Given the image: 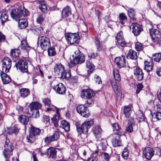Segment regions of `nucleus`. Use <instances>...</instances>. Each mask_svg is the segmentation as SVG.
I'll list each match as a JSON object with an SVG mask.
<instances>
[{
	"mask_svg": "<svg viewBox=\"0 0 161 161\" xmlns=\"http://www.w3.org/2000/svg\"><path fill=\"white\" fill-rule=\"evenodd\" d=\"M153 60L156 62H159L161 59V52L154 54L153 56Z\"/></svg>",
	"mask_w": 161,
	"mask_h": 161,
	"instance_id": "44",
	"label": "nucleus"
},
{
	"mask_svg": "<svg viewBox=\"0 0 161 161\" xmlns=\"http://www.w3.org/2000/svg\"><path fill=\"white\" fill-rule=\"evenodd\" d=\"M114 62L119 68L125 67L126 66L125 57L123 56L116 58Z\"/></svg>",
	"mask_w": 161,
	"mask_h": 161,
	"instance_id": "14",
	"label": "nucleus"
},
{
	"mask_svg": "<svg viewBox=\"0 0 161 161\" xmlns=\"http://www.w3.org/2000/svg\"><path fill=\"white\" fill-rule=\"evenodd\" d=\"M158 112H156L154 114V116L157 120L161 119V105H157L156 106Z\"/></svg>",
	"mask_w": 161,
	"mask_h": 161,
	"instance_id": "33",
	"label": "nucleus"
},
{
	"mask_svg": "<svg viewBox=\"0 0 161 161\" xmlns=\"http://www.w3.org/2000/svg\"><path fill=\"white\" fill-rule=\"evenodd\" d=\"M20 54V51L19 49H12L11 51V55L13 58L18 57Z\"/></svg>",
	"mask_w": 161,
	"mask_h": 161,
	"instance_id": "37",
	"label": "nucleus"
},
{
	"mask_svg": "<svg viewBox=\"0 0 161 161\" xmlns=\"http://www.w3.org/2000/svg\"><path fill=\"white\" fill-rule=\"evenodd\" d=\"M37 4L39 5V8L42 13L46 12L47 8L45 2L44 1H39Z\"/></svg>",
	"mask_w": 161,
	"mask_h": 161,
	"instance_id": "21",
	"label": "nucleus"
},
{
	"mask_svg": "<svg viewBox=\"0 0 161 161\" xmlns=\"http://www.w3.org/2000/svg\"><path fill=\"white\" fill-rule=\"evenodd\" d=\"M137 88L136 90V93L138 94L142 90L143 87V86L142 84H138L137 85Z\"/></svg>",
	"mask_w": 161,
	"mask_h": 161,
	"instance_id": "60",
	"label": "nucleus"
},
{
	"mask_svg": "<svg viewBox=\"0 0 161 161\" xmlns=\"http://www.w3.org/2000/svg\"><path fill=\"white\" fill-rule=\"evenodd\" d=\"M44 20V17L43 15H40L37 17L36 22L38 23L41 24Z\"/></svg>",
	"mask_w": 161,
	"mask_h": 161,
	"instance_id": "53",
	"label": "nucleus"
},
{
	"mask_svg": "<svg viewBox=\"0 0 161 161\" xmlns=\"http://www.w3.org/2000/svg\"><path fill=\"white\" fill-rule=\"evenodd\" d=\"M8 15L6 12H3L1 15L2 23L3 25L8 19Z\"/></svg>",
	"mask_w": 161,
	"mask_h": 161,
	"instance_id": "40",
	"label": "nucleus"
},
{
	"mask_svg": "<svg viewBox=\"0 0 161 161\" xmlns=\"http://www.w3.org/2000/svg\"><path fill=\"white\" fill-rule=\"evenodd\" d=\"M114 77L116 81L119 82L121 80L120 76L118 70L116 69H114L113 71Z\"/></svg>",
	"mask_w": 161,
	"mask_h": 161,
	"instance_id": "38",
	"label": "nucleus"
},
{
	"mask_svg": "<svg viewBox=\"0 0 161 161\" xmlns=\"http://www.w3.org/2000/svg\"><path fill=\"white\" fill-rule=\"evenodd\" d=\"M0 76L2 82L4 84H7L10 82V78L7 74L4 73V72H1Z\"/></svg>",
	"mask_w": 161,
	"mask_h": 161,
	"instance_id": "22",
	"label": "nucleus"
},
{
	"mask_svg": "<svg viewBox=\"0 0 161 161\" xmlns=\"http://www.w3.org/2000/svg\"><path fill=\"white\" fill-rule=\"evenodd\" d=\"M19 121L23 124H27L29 121V118L27 116L23 115L19 116L18 118Z\"/></svg>",
	"mask_w": 161,
	"mask_h": 161,
	"instance_id": "30",
	"label": "nucleus"
},
{
	"mask_svg": "<svg viewBox=\"0 0 161 161\" xmlns=\"http://www.w3.org/2000/svg\"><path fill=\"white\" fill-rule=\"evenodd\" d=\"M129 16L131 19V22L135 21L136 20V18L135 17V12L132 9H129L128 11Z\"/></svg>",
	"mask_w": 161,
	"mask_h": 161,
	"instance_id": "35",
	"label": "nucleus"
},
{
	"mask_svg": "<svg viewBox=\"0 0 161 161\" xmlns=\"http://www.w3.org/2000/svg\"><path fill=\"white\" fill-rule=\"evenodd\" d=\"M157 6L158 8H157L159 15L161 16V2L158 1Z\"/></svg>",
	"mask_w": 161,
	"mask_h": 161,
	"instance_id": "59",
	"label": "nucleus"
},
{
	"mask_svg": "<svg viewBox=\"0 0 161 161\" xmlns=\"http://www.w3.org/2000/svg\"><path fill=\"white\" fill-rule=\"evenodd\" d=\"M48 55L49 56H54L56 54V52L54 47H51L48 49Z\"/></svg>",
	"mask_w": 161,
	"mask_h": 161,
	"instance_id": "43",
	"label": "nucleus"
},
{
	"mask_svg": "<svg viewBox=\"0 0 161 161\" xmlns=\"http://www.w3.org/2000/svg\"><path fill=\"white\" fill-rule=\"evenodd\" d=\"M117 41L119 45L122 47H124L126 44V42L125 41L124 38Z\"/></svg>",
	"mask_w": 161,
	"mask_h": 161,
	"instance_id": "49",
	"label": "nucleus"
},
{
	"mask_svg": "<svg viewBox=\"0 0 161 161\" xmlns=\"http://www.w3.org/2000/svg\"><path fill=\"white\" fill-rule=\"evenodd\" d=\"M134 74L136 78L138 81H141L143 78V73L142 70L138 68L134 69Z\"/></svg>",
	"mask_w": 161,
	"mask_h": 161,
	"instance_id": "15",
	"label": "nucleus"
},
{
	"mask_svg": "<svg viewBox=\"0 0 161 161\" xmlns=\"http://www.w3.org/2000/svg\"><path fill=\"white\" fill-rule=\"evenodd\" d=\"M143 155L147 159L150 160L153 156L154 151L151 147H146L143 151Z\"/></svg>",
	"mask_w": 161,
	"mask_h": 161,
	"instance_id": "13",
	"label": "nucleus"
},
{
	"mask_svg": "<svg viewBox=\"0 0 161 161\" xmlns=\"http://www.w3.org/2000/svg\"><path fill=\"white\" fill-rule=\"evenodd\" d=\"M20 48L23 51H27L30 50V47L28 45L27 41L24 39L21 41V43L19 46Z\"/></svg>",
	"mask_w": 161,
	"mask_h": 161,
	"instance_id": "28",
	"label": "nucleus"
},
{
	"mask_svg": "<svg viewBox=\"0 0 161 161\" xmlns=\"http://www.w3.org/2000/svg\"><path fill=\"white\" fill-rule=\"evenodd\" d=\"M4 150H8L9 151H13L14 147L11 142H10L9 139L6 138L5 144L4 146Z\"/></svg>",
	"mask_w": 161,
	"mask_h": 161,
	"instance_id": "26",
	"label": "nucleus"
},
{
	"mask_svg": "<svg viewBox=\"0 0 161 161\" xmlns=\"http://www.w3.org/2000/svg\"><path fill=\"white\" fill-rule=\"evenodd\" d=\"M57 149L53 147H50L47 149V153L49 157L52 158H55L57 156Z\"/></svg>",
	"mask_w": 161,
	"mask_h": 161,
	"instance_id": "24",
	"label": "nucleus"
},
{
	"mask_svg": "<svg viewBox=\"0 0 161 161\" xmlns=\"http://www.w3.org/2000/svg\"><path fill=\"white\" fill-rule=\"evenodd\" d=\"M95 93L90 89H84L82 90L80 96L82 98L86 99V103L89 106L93 104L94 101L93 98Z\"/></svg>",
	"mask_w": 161,
	"mask_h": 161,
	"instance_id": "1",
	"label": "nucleus"
},
{
	"mask_svg": "<svg viewBox=\"0 0 161 161\" xmlns=\"http://www.w3.org/2000/svg\"><path fill=\"white\" fill-rule=\"evenodd\" d=\"M94 79L96 83L99 84L102 83L101 78L98 75H94Z\"/></svg>",
	"mask_w": 161,
	"mask_h": 161,
	"instance_id": "54",
	"label": "nucleus"
},
{
	"mask_svg": "<svg viewBox=\"0 0 161 161\" xmlns=\"http://www.w3.org/2000/svg\"><path fill=\"white\" fill-rule=\"evenodd\" d=\"M124 38L123 32L122 31H120L117 34V36L116 37V39L117 40H118Z\"/></svg>",
	"mask_w": 161,
	"mask_h": 161,
	"instance_id": "56",
	"label": "nucleus"
},
{
	"mask_svg": "<svg viewBox=\"0 0 161 161\" xmlns=\"http://www.w3.org/2000/svg\"><path fill=\"white\" fill-rule=\"evenodd\" d=\"M53 89L57 93L59 94L64 95L66 93V87L65 86L61 83H59L55 86H53Z\"/></svg>",
	"mask_w": 161,
	"mask_h": 161,
	"instance_id": "10",
	"label": "nucleus"
},
{
	"mask_svg": "<svg viewBox=\"0 0 161 161\" xmlns=\"http://www.w3.org/2000/svg\"><path fill=\"white\" fill-rule=\"evenodd\" d=\"M36 136L30 132V134L27 136V140L28 142L32 143L36 140Z\"/></svg>",
	"mask_w": 161,
	"mask_h": 161,
	"instance_id": "42",
	"label": "nucleus"
},
{
	"mask_svg": "<svg viewBox=\"0 0 161 161\" xmlns=\"http://www.w3.org/2000/svg\"><path fill=\"white\" fill-rule=\"evenodd\" d=\"M93 131L96 137H99L101 136L102 130L99 126L97 125L94 127Z\"/></svg>",
	"mask_w": 161,
	"mask_h": 161,
	"instance_id": "31",
	"label": "nucleus"
},
{
	"mask_svg": "<svg viewBox=\"0 0 161 161\" xmlns=\"http://www.w3.org/2000/svg\"><path fill=\"white\" fill-rule=\"evenodd\" d=\"M20 10L21 8H20L13 9L10 13L11 17L16 20H18L21 17Z\"/></svg>",
	"mask_w": 161,
	"mask_h": 161,
	"instance_id": "12",
	"label": "nucleus"
},
{
	"mask_svg": "<svg viewBox=\"0 0 161 161\" xmlns=\"http://www.w3.org/2000/svg\"><path fill=\"white\" fill-rule=\"evenodd\" d=\"M13 151H9L8 150H4L3 151V154L6 161L8 160L10 156L12 154Z\"/></svg>",
	"mask_w": 161,
	"mask_h": 161,
	"instance_id": "36",
	"label": "nucleus"
},
{
	"mask_svg": "<svg viewBox=\"0 0 161 161\" xmlns=\"http://www.w3.org/2000/svg\"><path fill=\"white\" fill-rule=\"evenodd\" d=\"M19 92L23 98H25L30 94V90L27 88H22L20 90Z\"/></svg>",
	"mask_w": 161,
	"mask_h": 161,
	"instance_id": "32",
	"label": "nucleus"
},
{
	"mask_svg": "<svg viewBox=\"0 0 161 161\" xmlns=\"http://www.w3.org/2000/svg\"><path fill=\"white\" fill-rule=\"evenodd\" d=\"M19 27L20 29L26 28L28 25L27 20L25 19H19L18 21Z\"/></svg>",
	"mask_w": 161,
	"mask_h": 161,
	"instance_id": "29",
	"label": "nucleus"
},
{
	"mask_svg": "<svg viewBox=\"0 0 161 161\" xmlns=\"http://www.w3.org/2000/svg\"><path fill=\"white\" fill-rule=\"evenodd\" d=\"M38 44L40 45L42 48L44 50L47 49L50 46L49 39L44 36H42L38 38Z\"/></svg>",
	"mask_w": 161,
	"mask_h": 161,
	"instance_id": "4",
	"label": "nucleus"
},
{
	"mask_svg": "<svg viewBox=\"0 0 161 161\" xmlns=\"http://www.w3.org/2000/svg\"><path fill=\"white\" fill-rule=\"evenodd\" d=\"M64 71V67L61 64H56L54 66V72L56 76L60 77Z\"/></svg>",
	"mask_w": 161,
	"mask_h": 161,
	"instance_id": "11",
	"label": "nucleus"
},
{
	"mask_svg": "<svg viewBox=\"0 0 161 161\" xmlns=\"http://www.w3.org/2000/svg\"><path fill=\"white\" fill-rule=\"evenodd\" d=\"M93 124V121L92 119L86 120L80 126L76 125L77 130L80 134L82 133L86 134Z\"/></svg>",
	"mask_w": 161,
	"mask_h": 161,
	"instance_id": "2",
	"label": "nucleus"
},
{
	"mask_svg": "<svg viewBox=\"0 0 161 161\" xmlns=\"http://www.w3.org/2000/svg\"><path fill=\"white\" fill-rule=\"evenodd\" d=\"M20 12L21 14V17L22 15L24 16H27L29 14V12L28 11L25 9L23 8L22 9L21 8V10H20Z\"/></svg>",
	"mask_w": 161,
	"mask_h": 161,
	"instance_id": "55",
	"label": "nucleus"
},
{
	"mask_svg": "<svg viewBox=\"0 0 161 161\" xmlns=\"http://www.w3.org/2000/svg\"><path fill=\"white\" fill-rule=\"evenodd\" d=\"M126 57L128 59L136 60L137 58V53L132 49H130L127 53Z\"/></svg>",
	"mask_w": 161,
	"mask_h": 161,
	"instance_id": "19",
	"label": "nucleus"
},
{
	"mask_svg": "<svg viewBox=\"0 0 161 161\" xmlns=\"http://www.w3.org/2000/svg\"><path fill=\"white\" fill-rule=\"evenodd\" d=\"M111 85L115 93H117L118 92V89L119 87L118 85L114 80L111 81Z\"/></svg>",
	"mask_w": 161,
	"mask_h": 161,
	"instance_id": "41",
	"label": "nucleus"
},
{
	"mask_svg": "<svg viewBox=\"0 0 161 161\" xmlns=\"http://www.w3.org/2000/svg\"><path fill=\"white\" fill-rule=\"evenodd\" d=\"M12 133L16 134L19 132V129L17 125H15L14 126L12 130Z\"/></svg>",
	"mask_w": 161,
	"mask_h": 161,
	"instance_id": "64",
	"label": "nucleus"
},
{
	"mask_svg": "<svg viewBox=\"0 0 161 161\" xmlns=\"http://www.w3.org/2000/svg\"><path fill=\"white\" fill-rule=\"evenodd\" d=\"M15 66L17 69H19L22 72H28L27 63L25 60H19L16 64Z\"/></svg>",
	"mask_w": 161,
	"mask_h": 161,
	"instance_id": "7",
	"label": "nucleus"
},
{
	"mask_svg": "<svg viewBox=\"0 0 161 161\" xmlns=\"http://www.w3.org/2000/svg\"><path fill=\"white\" fill-rule=\"evenodd\" d=\"M45 142L47 144H48L51 142L53 141L51 136H47L45 139Z\"/></svg>",
	"mask_w": 161,
	"mask_h": 161,
	"instance_id": "61",
	"label": "nucleus"
},
{
	"mask_svg": "<svg viewBox=\"0 0 161 161\" xmlns=\"http://www.w3.org/2000/svg\"><path fill=\"white\" fill-rule=\"evenodd\" d=\"M51 136L53 141L58 140L59 136L58 132L56 131H55L53 135H52Z\"/></svg>",
	"mask_w": 161,
	"mask_h": 161,
	"instance_id": "50",
	"label": "nucleus"
},
{
	"mask_svg": "<svg viewBox=\"0 0 161 161\" xmlns=\"http://www.w3.org/2000/svg\"><path fill=\"white\" fill-rule=\"evenodd\" d=\"M76 110L78 113L84 117L88 118L90 115L87 107L84 105L80 104L77 106Z\"/></svg>",
	"mask_w": 161,
	"mask_h": 161,
	"instance_id": "5",
	"label": "nucleus"
},
{
	"mask_svg": "<svg viewBox=\"0 0 161 161\" xmlns=\"http://www.w3.org/2000/svg\"><path fill=\"white\" fill-rule=\"evenodd\" d=\"M65 37L70 44H77L79 42L80 37L78 33H69L65 34Z\"/></svg>",
	"mask_w": 161,
	"mask_h": 161,
	"instance_id": "3",
	"label": "nucleus"
},
{
	"mask_svg": "<svg viewBox=\"0 0 161 161\" xmlns=\"http://www.w3.org/2000/svg\"><path fill=\"white\" fill-rule=\"evenodd\" d=\"M95 43L96 46L98 50H100V42L99 41L98 38L96 37L95 38Z\"/></svg>",
	"mask_w": 161,
	"mask_h": 161,
	"instance_id": "57",
	"label": "nucleus"
},
{
	"mask_svg": "<svg viewBox=\"0 0 161 161\" xmlns=\"http://www.w3.org/2000/svg\"><path fill=\"white\" fill-rule=\"evenodd\" d=\"M71 77V73L69 71H65L62 74L60 77L63 79H68Z\"/></svg>",
	"mask_w": 161,
	"mask_h": 161,
	"instance_id": "39",
	"label": "nucleus"
},
{
	"mask_svg": "<svg viewBox=\"0 0 161 161\" xmlns=\"http://www.w3.org/2000/svg\"><path fill=\"white\" fill-rule=\"evenodd\" d=\"M150 33L154 42L158 44L161 43V33L159 30L152 29L150 30Z\"/></svg>",
	"mask_w": 161,
	"mask_h": 161,
	"instance_id": "6",
	"label": "nucleus"
},
{
	"mask_svg": "<svg viewBox=\"0 0 161 161\" xmlns=\"http://www.w3.org/2000/svg\"><path fill=\"white\" fill-rule=\"evenodd\" d=\"M85 61V58L84 55L82 54H80L77 56H75L72 61H71V63L77 64H81Z\"/></svg>",
	"mask_w": 161,
	"mask_h": 161,
	"instance_id": "17",
	"label": "nucleus"
},
{
	"mask_svg": "<svg viewBox=\"0 0 161 161\" xmlns=\"http://www.w3.org/2000/svg\"><path fill=\"white\" fill-rule=\"evenodd\" d=\"M137 128V127H136V126L128 125L126 129V130L128 132L131 133L133 131H136Z\"/></svg>",
	"mask_w": 161,
	"mask_h": 161,
	"instance_id": "45",
	"label": "nucleus"
},
{
	"mask_svg": "<svg viewBox=\"0 0 161 161\" xmlns=\"http://www.w3.org/2000/svg\"><path fill=\"white\" fill-rule=\"evenodd\" d=\"M135 49L137 51H140L143 48L142 44L139 42H136L135 44Z\"/></svg>",
	"mask_w": 161,
	"mask_h": 161,
	"instance_id": "48",
	"label": "nucleus"
},
{
	"mask_svg": "<svg viewBox=\"0 0 161 161\" xmlns=\"http://www.w3.org/2000/svg\"><path fill=\"white\" fill-rule=\"evenodd\" d=\"M121 135L119 132H116L114 134V138L112 140V143L114 147L120 146L121 145V141L120 138Z\"/></svg>",
	"mask_w": 161,
	"mask_h": 161,
	"instance_id": "16",
	"label": "nucleus"
},
{
	"mask_svg": "<svg viewBox=\"0 0 161 161\" xmlns=\"http://www.w3.org/2000/svg\"><path fill=\"white\" fill-rule=\"evenodd\" d=\"M71 14V9L69 6L65 7L62 12V17L63 18L68 17Z\"/></svg>",
	"mask_w": 161,
	"mask_h": 161,
	"instance_id": "23",
	"label": "nucleus"
},
{
	"mask_svg": "<svg viewBox=\"0 0 161 161\" xmlns=\"http://www.w3.org/2000/svg\"><path fill=\"white\" fill-rule=\"evenodd\" d=\"M128 125H131L132 126H136V127H137V125H135V124L134 119L132 118H130L129 119L128 122Z\"/></svg>",
	"mask_w": 161,
	"mask_h": 161,
	"instance_id": "62",
	"label": "nucleus"
},
{
	"mask_svg": "<svg viewBox=\"0 0 161 161\" xmlns=\"http://www.w3.org/2000/svg\"><path fill=\"white\" fill-rule=\"evenodd\" d=\"M42 107V105L38 102H32L29 104L30 110L32 113H34L35 111L39 110Z\"/></svg>",
	"mask_w": 161,
	"mask_h": 161,
	"instance_id": "18",
	"label": "nucleus"
},
{
	"mask_svg": "<svg viewBox=\"0 0 161 161\" xmlns=\"http://www.w3.org/2000/svg\"><path fill=\"white\" fill-rule=\"evenodd\" d=\"M100 146L103 150H106L107 147V143L106 142H101L100 143Z\"/></svg>",
	"mask_w": 161,
	"mask_h": 161,
	"instance_id": "63",
	"label": "nucleus"
},
{
	"mask_svg": "<svg viewBox=\"0 0 161 161\" xmlns=\"http://www.w3.org/2000/svg\"><path fill=\"white\" fill-rule=\"evenodd\" d=\"M43 101L45 105L48 106H50L51 101L49 98H45L43 100Z\"/></svg>",
	"mask_w": 161,
	"mask_h": 161,
	"instance_id": "58",
	"label": "nucleus"
},
{
	"mask_svg": "<svg viewBox=\"0 0 161 161\" xmlns=\"http://www.w3.org/2000/svg\"><path fill=\"white\" fill-rule=\"evenodd\" d=\"M102 156L103 159L105 160V161H108L110 158V156L108 154L106 153H103L102 154Z\"/></svg>",
	"mask_w": 161,
	"mask_h": 161,
	"instance_id": "51",
	"label": "nucleus"
},
{
	"mask_svg": "<svg viewBox=\"0 0 161 161\" xmlns=\"http://www.w3.org/2000/svg\"><path fill=\"white\" fill-rule=\"evenodd\" d=\"M30 132L36 136V135L40 134L41 132V130L39 128L34 127H31Z\"/></svg>",
	"mask_w": 161,
	"mask_h": 161,
	"instance_id": "34",
	"label": "nucleus"
},
{
	"mask_svg": "<svg viewBox=\"0 0 161 161\" xmlns=\"http://www.w3.org/2000/svg\"><path fill=\"white\" fill-rule=\"evenodd\" d=\"M132 107L130 104L124 107V114L126 117H129L132 112Z\"/></svg>",
	"mask_w": 161,
	"mask_h": 161,
	"instance_id": "20",
	"label": "nucleus"
},
{
	"mask_svg": "<svg viewBox=\"0 0 161 161\" xmlns=\"http://www.w3.org/2000/svg\"><path fill=\"white\" fill-rule=\"evenodd\" d=\"M11 66V60L7 57H5L3 60L2 69L3 72L8 73Z\"/></svg>",
	"mask_w": 161,
	"mask_h": 161,
	"instance_id": "8",
	"label": "nucleus"
},
{
	"mask_svg": "<svg viewBox=\"0 0 161 161\" xmlns=\"http://www.w3.org/2000/svg\"><path fill=\"white\" fill-rule=\"evenodd\" d=\"M122 155L124 159H126L128 158L129 156V151L127 148H125L124 149Z\"/></svg>",
	"mask_w": 161,
	"mask_h": 161,
	"instance_id": "46",
	"label": "nucleus"
},
{
	"mask_svg": "<svg viewBox=\"0 0 161 161\" xmlns=\"http://www.w3.org/2000/svg\"><path fill=\"white\" fill-rule=\"evenodd\" d=\"M119 17L120 18V23L122 24H124V22L123 21H124L127 18L126 16L125 15V14L122 13L119 14Z\"/></svg>",
	"mask_w": 161,
	"mask_h": 161,
	"instance_id": "47",
	"label": "nucleus"
},
{
	"mask_svg": "<svg viewBox=\"0 0 161 161\" xmlns=\"http://www.w3.org/2000/svg\"><path fill=\"white\" fill-rule=\"evenodd\" d=\"M86 66L89 69H93L94 68V66L90 61H87L86 62Z\"/></svg>",
	"mask_w": 161,
	"mask_h": 161,
	"instance_id": "52",
	"label": "nucleus"
},
{
	"mask_svg": "<svg viewBox=\"0 0 161 161\" xmlns=\"http://www.w3.org/2000/svg\"><path fill=\"white\" fill-rule=\"evenodd\" d=\"M60 127L66 132H69L70 130V124L65 120H63L61 121Z\"/></svg>",
	"mask_w": 161,
	"mask_h": 161,
	"instance_id": "27",
	"label": "nucleus"
},
{
	"mask_svg": "<svg viewBox=\"0 0 161 161\" xmlns=\"http://www.w3.org/2000/svg\"><path fill=\"white\" fill-rule=\"evenodd\" d=\"M130 28L132 29V33L136 36L139 35L142 31V25L137 23H133Z\"/></svg>",
	"mask_w": 161,
	"mask_h": 161,
	"instance_id": "9",
	"label": "nucleus"
},
{
	"mask_svg": "<svg viewBox=\"0 0 161 161\" xmlns=\"http://www.w3.org/2000/svg\"><path fill=\"white\" fill-rule=\"evenodd\" d=\"M144 69L147 72L151 71L153 68V63L152 61H145L144 62Z\"/></svg>",
	"mask_w": 161,
	"mask_h": 161,
	"instance_id": "25",
	"label": "nucleus"
}]
</instances>
